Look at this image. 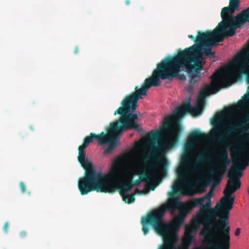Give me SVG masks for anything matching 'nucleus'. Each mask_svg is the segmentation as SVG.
I'll use <instances>...</instances> for the list:
<instances>
[{"instance_id":"f257e3e1","label":"nucleus","mask_w":249,"mask_h":249,"mask_svg":"<svg viewBox=\"0 0 249 249\" xmlns=\"http://www.w3.org/2000/svg\"><path fill=\"white\" fill-rule=\"evenodd\" d=\"M152 75L146 78L141 88L137 86L135 92L127 95L121 102L120 107L115 112L120 115V118L116 122L110 123V153L119 145L120 137L124 131L134 129L142 131L141 125L136 121L138 120L137 113H133L138 107V101L142 99V95H146L147 90L152 86L158 87L160 83H157Z\"/></svg>"},{"instance_id":"f03ea898","label":"nucleus","mask_w":249,"mask_h":249,"mask_svg":"<svg viewBox=\"0 0 249 249\" xmlns=\"http://www.w3.org/2000/svg\"><path fill=\"white\" fill-rule=\"evenodd\" d=\"M191 108L190 100L183 104L182 106L176 108L174 113L166 116L163 119V126L161 128L162 132H167L168 139L158 143L154 147V150L158 153L155 162L151 161L150 156L148 155L143 159V161L150 168L160 171L165 172L167 163L164 159L165 152L166 149H169L177 143L181 127L179 118L185 113H189Z\"/></svg>"},{"instance_id":"7ed1b4c3","label":"nucleus","mask_w":249,"mask_h":249,"mask_svg":"<svg viewBox=\"0 0 249 249\" xmlns=\"http://www.w3.org/2000/svg\"><path fill=\"white\" fill-rule=\"evenodd\" d=\"M195 53L192 57L186 53L182 54V51H179L176 56L164 59L158 64L152 75L155 80L158 79L157 83H160V79L172 80L178 76L181 68H185L188 73L194 69L195 73L192 75L200 78V71L203 70L205 62L203 61L200 50H197Z\"/></svg>"},{"instance_id":"20e7f679","label":"nucleus","mask_w":249,"mask_h":249,"mask_svg":"<svg viewBox=\"0 0 249 249\" xmlns=\"http://www.w3.org/2000/svg\"><path fill=\"white\" fill-rule=\"evenodd\" d=\"M86 149L79 146L78 160L85 170L84 176L78 179V188L82 196L96 191L109 193V172L97 171L95 166L86 157Z\"/></svg>"},{"instance_id":"39448f33","label":"nucleus","mask_w":249,"mask_h":249,"mask_svg":"<svg viewBox=\"0 0 249 249\" xmlns=\"http://www.w3.org/2000/svg\"><path fill=\"white\" fill-rule=\"evenodd\" d=\"M230 35L229 31L223 25V23L220 22L213 31L198 32L196 43L184 50H181L182 54L186 53L194 57L196 51L200 50L203 61L204 58H213L215 57V53L212 51L211 47L217 46V42L223 41L225 38L233 36Z\"/></svg>"},{"instance_id":"423d86ee","label":"nucleus","mask_w":249,"mask_h":249,"mask_svg":"<svg viewBox=\"0 0 249 249\" xmlns=\"http://www.w3.org/2000/svg\"><path fill=\"white\" fill-rule=\"evenodd\" d=\"M228 177L229 179L223 191L225 196L221 198L223 205H221L219 209H216L217 216H219V218L215 223V225L221 229V231H225V229L230 231V227L229 226L230 211L233 208L235 199L232 195L240 189L241 186L240 179L242 177L239 176V175L234 171H231V169L228 172Z\"/></svg>"},{"instance_id":"0eeeda50","label":"nucleus","mask_w":249,"mask_h":249,"mask_svg":"<svg viewBox=\"0 0 249 249\" xmlns=\"http://www.w3.org/2000/svg\"><path fill=\"white\" fill-rule=\"evenodd\" d=\"M232 73L231 70L227 67L218 69L211 76V84L206 85L200 91L197 97V105L195 107L191 106L189 113L195 115H199L205 104L207 96L215 93L221 88H225L232 84Z\"/></svg>"},{"instance_id":"6e6552de","label":"nucleus","mask_w":249,"mask_h":249,"mask_svg":"<svg viewBox=\"0 0 249 249\" xmlns=\"http://www.w3.org/2000/svg\"><path fill=\"white\" fill-rule=\"evenodd\" d=\"M240 0H230L229 5L222 9L221 17L223 25L229 29L230 35L234 36L235 30L242 27L244 21L249 18V7L243 10L241 13L234 16L235 11L239 9Z\"/></svg>"},{"instance_id":"1a4fd4ad","label":"nucleus","mask_w":249,"mask_h":249,"mask_svg":"<svg viewBox=\"0 0 249 249\" xmlns=\"http://www.w3.org/2000/svg\"><path fill=\"white\" fill-rule=\"evenodd\" d=\"M191 163L190 154L185 152L181 158V166L177 170L178 178L175 184L173 186L174 191H178L182 193L186 188L193 189L195 186L191 181L188 180L185 174L186 167Z\"/></svg>"},{"instance_id":"9d476101","label":"nucleus","mask_w":249,"mask_h":249,"mask_svg":"<svg viewBox=\"0 0 249 249\" xmlns=\"http://www.w3.org/2000/svg\"><path fill=\"white\" fill-rule=\"evenodd\" d=\"M230 231H221L220 233L216 232L214 239L210 238L206 244L205 249H230Z\"/></svg>"},{"instance_id":"9b49d317","label":"nucleus","mask_w":249,"mask_h":249,"mask_svg":"<svg viewBox=\"0 0 249 249\" xmlns=\"http://www.w3.org/2000/svg\"><path fill=\"white\" fill-rule=\"evenodd\" d=\"M249 129V114L247 115L244 119L236 125H231L230 128L225 131L222 137L219 139V141L221 142L224 140L225 137L229 136L232 132L238 131L241 134H245Z\"/></svg>"},{"instance_id":"f8f14e48","label":"nucleus","mask_w":249,"mask_h":249,"mask_svg":"<svg viewBox=\"0 0 249 249\" xmlns=\"http://www.w3.org/2000/svg\"><path fill=\"white\" fill-rule=\"evenodd\" d=\"M95 140L98 142V145L101 146L103 150V155L105 156L109 154V126L106 128V132L100 134L95 133Z\"/></svg>"},{"instance_id":"ddd939ff","label":"nucleus","mask_w":249,"mask_h":249,"mask_svg":"<svg viewBox=\"0 0 249 249\" xmlns=\"http://www.w3.org/2000/svg\"><path fill=\"white\" fill-rule=\"evenodd\" d=\"M207 136L199 130H195L193 131L189 135V138L192 140L187 142L184 146L185 152L189 153V151L194 148L195 146L196 142L204 140Z\"/></svg>"},{"instance_id":"4468645a","label":"nucleus","mask_w":249,"mask_h":249,"mask_svg":"<svg viewBox=\"0 0 249 249\" xmlns=\"http://www.w3.org/2000/svg\"><path fill=\"white\" fill-rule=\"evenodd\" d=\"M248 166H249V160L247 158L242 157V160L234 159L230 169H231V171H234L239 174V176L242 177L244 171Z\"/></svg>"},{"instance_id":"2eb2a0df","label":"nucleus","mask_w":249,"mask_h":249,"mask_svg":"<svg viewBox=\"0 0 249 249\" xmlns=\"http://www.w3.org/2000/svg\"><path fill=\"white\" fill-rule=\"evenodd\" d=\"M224 113L218 112L212 120V124L214 126V128L212 131L213 135L220 134L221 131L225 128L224 126L220 125L222 122Z\"/></svg>"},{"instance_id":"dca6fc26","label":"nucleus","mask_w":249,"mask_h":249,"mask_svg":"<svg viewBox=\"0 0 249 249\" xmlns=\"http://www.w3.org/2000/svg\"><path fill=\"white\" fill-rule=\"evenodd\" d=\"M218 158L220 159L221 162L220 167L216 170V172L222 173L223 171L226 170L227 165L230 163V160L228 157L227 149H222L220 151Z\"/></svg>"},{"instance_id":"f3484780","label":"nucleus","mask_w":249,"mask_h":249,"mask_svg":"<svg viewBox=\"0 0 249 249\" xmlns=\"http://www.w3.org/2000/svg\"><path fill=\"white\" fill-rule=\"evenodd\" d=\"M115 186L119 189L121 196L125 195L133 188V185L129 182H125L122 179H117L116 181Z\"/></svg>"},{"instance_id":"a211bd4d","label":"nucleus","mask_w":249,"mask_h":249,"mask_svg":"<svg viewBox=\"0 0 249 249\" xmlns=\"http://www.w3.org/2000/svg\"><path fill=\"white\" fill-rule=\"evenodd\" d=\"M139 176L140 178L139 179L132 181L131 184L133 185V187L135 186L138 185L142 181L145 182L146 186H148L151 183L152 177L146 170H143Z\"/></svg>"},{"instance_id":"6ab92c4d","label":"nucleus","mask_w":249,"mask_h":249,"mask_svg":"<svg viewBox=\"0 0 249 249\" xmlns=\"http://www.w3.org/2000/svg\"><path fill=\"white\" fill-rule=\"evenodd\" d=\"M210 158L207 156L206 151L199 154L196 159V163L197 164H203L208 162L210 161Z\"/></svg>"},{"instance_id":"aec40b11","label":"nucleus","mask_w":249,"mask_h":249,"mask_svg":"<svg viewBox=\"0 0 249 249\" xmlns=\"http://www.w3.org/2000/svg\"><path fill=\"white\" fill-rule=\"evenodd\" d=\"M133 177V174L132 172L130 169H126L125 170L124 174L122 175L121 178L119 179H122L125 182L131 183L132 182V178Z\"/></svg>"},{"instance_id":"412c9836","label":"nucleus","mask_w":249,"mask_h":249,"mask_svg":"<svg viewBox=\"0 0 249 249\" xmlns=\"http://www.w3.org/2000/svg\"><path fill=\"white\" fill-rule=\"evenodd\" d=\"M95 133H91L89 136L84 139L83 144L80 146L87 148L90 143L93 142L94 140H95Z\"/></svg>"},{"instance_id":"4be33fe9","label":"nucleus","mask_w":249,"mask_h":249,"mask_svg":"<svg viewBox=\"0 0 249 249\" xmlns=\"http://www.w3.org/2000/svg\"><path fill=\"white\" fill-rule=\"evenodd\" d=\"M121 196L123 197V200L129 204L132 203L135 200V197L134 194L127 195L126 194H125V195H123V196Z\"/></svg>"},{"instance_id":"5701e85b","label":"nucleus","mask_w":249,"mask_h":249,"mask_svg":"<svg viewBox=\"0 0 249 249\" xmlns=\"http://www.w3.org/2000/svg\"><path fill=\"white\" fill-rule=\"evenodd\" d=\"M210 174L211 176H213V178L212 179V181L213 184H218L220 181V178L219 176L216 174L215 172L213 171H211L210 172Z\"/></svg>"},{"instance_id":"b1692460","label":"nucleus","mask_w":249,"mask_h":249,"mask_svg":"<svg viewBox=\"0 0 249 249\" xmlns=\"http://www.w3.org/2000/svg\"><path fill=\"white\" fill-rule=\"evenodd\" d=\"M247 81L248 82V84H249V86L247 88V91L248 92L249 94V74L247 75ZM249 98V94L248 96H245V98L244 100H240L239 101V104L241 105L242 106H245L246 105V101Z\"/></svg>"},{"instance_id":"393cba45","label":"nucleus","mask_w":249,"mask_h":249,"mask_svg":"<svg viewBox=\"0 0 249 249\" xmlns=\"http://www.w3.org/2000/svg\"><path fill=\"white\" fill-rule=\"evenodd\" d=\"M248 58L243 62L241 63L242 68L243 70H245L249 67V52L247 53Z\"/></svg>"},{"instance_id":"a878e982","label":"nucleus","mask_w":249,"mask_h":249,"mask_svg":"<svg viewBox=\"0 0 249 249\" xmlns=\"http://www.w3.org/2000/svg\"><path fill=\"white\" fill-rule=\"evenodd\" d=\"M193 238V236L191 234H185V242L187 243L188 245H190L192 243Z\"/></svg>"},{"instance_id":"bb28decb","label":"nucleus","mask_w":249,"mask_h":249,"mask_svg":"<svg viewBox=\"0 0 249 249\" xmlns=\"http://www.w3.org/2000/svg\"><path fill=\"white\" fill-rule=\"evenodd\" d=\"M194 230V228L192 226H188L185 228V234H191Z\"/></svg>"},{"instance_id":"cd10ccee","label":"nucleus","mask_w":249,"mask_h":249,"mask_svg":"<svg viewBox=\"0 0 249 249\" xmlns=\"http://www.w3.org/2000/svg\"><path fill=\"white\" fill-rule=\"evenodd\" d=\"M159 132H156L154 131H152L149 133V136L150 137L153 138L158 137L159 136Z\"/></svg>"},{"instance_id":"c85d7f7f","label":"nucleus","mask_w":249,"mask_h":249,"mask_svg":"<svg viewBox=\"0 0 249 249\" xmlns=\"http://www.w3.org/2000/svg\"><path fill=\"white\" fill-rule=\"evenodd\" d=\"M146 189H143L142 190H139L138 188H136L135 190V194H142L146 192Z\"/></svg>"},{"instance_id":"c756f323","label":"nucleus","mask_w":249,"mask_h":249,"mask_svg":"<svg viewBox=\"0 0 249 249\" xmlns=\"http://www.w3.org/2000/svg\"><path fill=\"white\" fill-rule=\"evenodd\" d=\"M196 77L192 75L191 79L190 80V85H193L197 83V80L196 79Z\"/></svg>"},{"instance_id":"7c9ffc66","label":"nucleus","mask_w":249,"mask_h":249,"mask_svg":"<svg viewBox=\"0 0 249 249\" xmlns=\"http://www.w3.org/2000/svg\"><path fill=\"white\" fill-rule=\"evenodd\" d=\"M111 175H112V170H111V167L110 166V189H109L110 193L114 191V190L112 188V183L111 181Z\"/></svg>"},{"instance_id":"2f4dec72","label":"nucleus","mask_w":249,"mask_h":249,"mask_svg":"<svg viewBox=\"0 0 249 249\" xmlns=\"http://www.w3.org/2000/svg\"><path fill=\"white\" fill-rule=\"evenodd\" d=\"M19 185L21 188V192L22 193H24L26 191V187L24 183L22 182H21L19 184Z\"/></svg>"},{"instance_id":"473e14b6","label":"nucleus","mask_w":249,"mask_h":249,"mask_svg":"<svg viewBox=\"0 0 249 249\" xmlns=\"http://www.w3.org/2000/svg\"><path fill=\"white\" fill-rule=\"evenodd\" d=\"M9 227V223L8 222H6L3 227V230L5 233L8 232V229Z\"/></svg>"},{"instance_id":"72a5a7b5","label":"nucleus","mask_w":249,"mask_h":249,"mask_svg":"<svg viewBox=\"0 0 249 249\" xmlns=\"http://www.w3.org/2000/svg\"><path fill=\"white\" fill-rule=\"evenodd\" d=\"M27 235V232L25 231H22L20 233V236L22 238L25 237Z\"/></svg>"},{"instance_id":"f704fd0d","label":"nucleus","mask_w":249,"mask_h":249,"mask_svg":"<svg viewBox=\"0 0 249 249\" xmlns=\"http://www.w3.org/2000/svg\"><path fill=\"white\" fill-rule=\"evenodd\" d=\"M199 168L196 165H195L193 167V168L192 169L191 171L193 172H196V171H197L198 170Z\"/></svg>"},{"instance_id":"c9c22d12","label":"nucleus","mask_w":249,"mask_h":249,"mask_svg":"<svg viewBox=\"0 0 249 249\" xmlns=\"http://www.w3.org/2000/svg\"><path fill=\"white\" fill-rule=\"evenodd\" d=\"M240 234V228H237L236 230V231H235V235L236 236H238Z\"/></svg>"},{"instance_id":"e433bc0d","label":"nucleus","mask_w":249,"mask_h":249,"mask_svg":"<svg viewBox=\"0 0 249 249\" xmlns=\"http://www.w3.org/2000/svg\"><path fill=\"white\" fill-rule=\"evenodd\" d=\"M188 37L189 38H190L191 39H192L193 40H194L195 42H196V37L195 38L194 36H193V35H189L188 36Z\"/></svg>"},{"instance_id":"4c0bfd02","label":"nucleus","mask_w":249,"mask_h":249,"mask_svg":"<svg viewBox=\"0 0 249 249\" xmlns=\"http://www.w3.org/2000/svg\"><path fill=\"white\" fill-rule=\"evenodd\" d=\"M245 140L248 142H249V134H247L246 136L245 137Z\"/></svg>"},{"instance_id":"58836bf2","label":"nucleus","mask_w":249,"mask_h":249,"mask_svg":"<svg viewBox=\"0 0 249 249\" xmlns=\"http://www.w3.org/2000/svg\"><path fill=\"white\" fill-rule=\"evenodd\" d=\"M78 52V46H76L75 49H74V53L75 54H77Z\"/></svg>"},{"instance_id":"ea45409f","label":"nucleus","mask_w":249,"mask_h":249,"mask_svg":"<svg viewBox=\"0 0 249 249\" xmlns=\"http://www.w3.org/2000/svg\"><path fill=\"white\" fill-rule=\"evenodd\" d=\"M130 0H126L125 1V3L126 5H128L130 4Z\"/></svg>"},{"instance_id":"a19ab883","label":"nucleus","mask_w":249,"mask_h":249,"mask_svg":"<svg viewBox=\"0 0 249 249\" xmlns=\"http://www.w3.org/2000/svg\"><path fill=\"white\" fill-rule=\"evenodd\" d=\"M155 188V186H152L151 187V188H150V189H151V190H154Z\"/></svg>"},{"instance_id":"79ce46f5","label":"nucleus","mask_w":249,"mask_h":249,"mask_svg":"<svg viewBox=\"0 0 249 249\" xmlns=\"http://www.w3.org/2000/svg\"><path fill=\"white\" fill-rule=\"evenodd\" d=\"M244 24H245L246 22H249V18L247 20H246L244 21Z\"/></svg>"},{"instance_id":"37998d69","label":"nucleus","mask_w":249,"mask_h":249,"mask_svg":"<svg viewBox=\"0 0 249 249\" xmlns=\"http://www.w3.org/2000/svg\"><path fill=\"white\" fill-rule=\"evenodd\" d=\"M234 63H235V64H238V63H239V60H235V61H234Z\"/></svg>"},{"instance_id":"c03bdc74","label":"nucleus","mask_w":249,"mask_h":249,"mask_svg":"<svg viewBox=\"0 0 249 249\" xmlns=\"http://www.w3.org/2000/svg\"><path fill=\"white\" fill-rule=\"evenodd\" d=\"M195 249H202L201 247H197Z\"/></svg>"},{"instance_id":"a18cd8bd","label":"nucleus","mask_w":249,"mask_h":249,"mask_svg":"<svg viewBox=\"0 0 249 249\" xmlns=\"http://www.w3.org/2000/svg\"><path fill=\"white\" fill-rule=\"evenodd\" d=\"M30 128H31V130H34L33 127V126H30Z\"/></svg>"},{"instance_id":"49530a36","label":"nucleus","mask_w":249,"mask_h":249,"mask_svg":"<svg viewBox=\"0 0 249 249\" xmlns=\"http://www.w3.org/2000/svg\"><path fill=\"white\" fill-rule=\"evenodd\" d=\"M245 158H248V159L249 160V156H247V157H246Z\"/></svg>"}]
</instances>
